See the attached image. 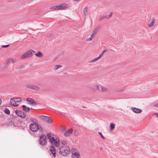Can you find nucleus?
Instances as JSON below:
<instances>
[{"instance_id":"obj_1","label":"nucleus","mask_w":158,"mask_h":158,"mask_svg":"<svg viewBox=\"0 0 158 158\" xmlns=\"http://www.w3.org/2000/svg\"><path fill=\"white\" fill-rule=\"evenodd\" d=\"M52 134L51 132L47 134V136L48 139H49V142L52 144L49 149V153L50 154H52L54 157L56 156V149L55 147H58L60 145V141L57 138L55 139L52 136Z\"/></svg>"},{"instance_id":"obj_2","label":"nucleus","mask_w":158,"mask_h":158,"mask_svg":"<svg viewBox=\"0 0 158 158\" xmlns=\"http://www.w3.org/2000/svg\"><path fill=\"white\" fill-rule=\"evenodd\" d=\"M59 152L63 156H67L70 152V149L69 147L64 145H60Z\"/></svg>"},{"instance_id":"obj_3","label":"nucleus","mask_w":158,"mask_h":158,"mask_svg":"<svg viewBox=\"0 0 158 158\" xmlns=\"http://www.w3.org/2000/svg\"><path fill=\"white\" fill-rule=\"evenodd\" d=\"M29 128L31 131L34 132H37L39 129V125L37 122H34L31 124Z\"/></svg>"},{"instance_id":"obj_4","label":"nucleus","mask_w":158,"mask_h":158,"mask_svg":"<svg viewBox=\"0 0 158 158\" xmlns=\"http://www.w3.org/2000/svg\"><path fill=\"white\" fill-rule=\"evenodd\" d=\"M22 100L20 98H12L11 99L10 103L11 105L13 106H18L19 104L18 103Z\"/></svg>"},{"instance_id":"obj_5","label":"nucleus","mask_w":158,"mask_h":158,"mask_svg":"<svg viewBox=\"0 0 158 158\" xmlns=\"http://www.w3.org/2000/svg\"><path fill=\"white\" fill-rule=\"evenodd\" d=\"M46 136L45 134H43L40 137L39 142L42 145H45L47 143Z\"/></svg>"},{"instance_id":"obj_6","label":"nucleus","mask_w":158,"mask_h":158,"mask_svg":"<svg viewBox=\"0 0 158 158\" xmlns=\"http://www.w3.org/2000/svg\"><path fill=\"white\" fill-rule=\"evenodd\" d=\"M32 52L34 51L32 50H30L26 52L21 57V58L22 59L29 57L32 56Z\"/></svg>"},{"instance_id":"obj_7","label":"nucleus","mask_w":158,"mask_h":158,"mask_svg":"<svg viewBox=\"0 0 158 158\" xmlns=\"http://www.w3.org/2000/svg\"><path fill=\"white\" fill-rule=\"evenodd\" d=\"M67 7L66 5L64 4H62L59 6H52L50 8V9L53 10H62L65 9Z\"/></svg>"},{"instance_id":"obj_8","label":"nucleus","mask_w":158,"mask_h":158,"mask_svg":"<svg viewBox=\"0 0 158 158\" xmlns=\"http://www.w3.org/2000/svg\"><path fill=\"white\" fill-rule=\"evenodd\" d=\"M15 112L16 115L22 118H24L26 117V114L22 111L16 110L15 111Z\"/></svg>"},{"instance_id":"obj_9","label":"nucleus","mask_w":158,"mask_h":158,"mask_svg":"<svg viewBox=\"0 0 158 158\" xmlns=\"http://www.w3.org/2000/svg\"><path fill=\"white\" fill-rule=\"evenodd\" d=\"M40 117L42 120H45L49 123H51L52 122V119L49 117L41 115L40 116Z\"/></svg>"},{"instance_id":"obj_10","label":"nucleus","mask_w":158,"mask_h":158,"mask_svg":"<svg viewBox=\"0 0 158 158\" xmlns=\"http://www.w3.org/2000/svg\"><path fill=\"white\" fill-rule=\"evenodd\" d=\"M95 87L97 89L102 92H105L107 91L108 90V89L107 88L103 87H100L98 85L95 86Z\"/></svg>"},{"instance_id":"obj_11","label":"nucleus","mask_w":158,"mask_h":158,"mask_svg":"<svg viewBox=\"0 0 158 158\" xmlns=\"http://www.w3.org/2000/svg\"><path fill=\"white\" fill-rule=\"evenodd\" d=\"M26 86L27 88L36 90H39L40 89V88L39 86L34 85H27Z\"/></svg>"},{"instance_id":"obj_12","label":"nucleus","mask_w":158,"mask_h":158,"mask_svg":"<svg viewBox=\"0 0 158 158\" xmlns=\"http://www.w3.org/2000/svg\"><path fill=\"white\" fill-rule=\"evenodd\" d=\"M112 13L111 12L109 15H106L101 16L99 19V20L101 21L102 20L105 19H107L110 18L112 16Z\"/></svg>"},{"instance_id":"obj_13","label":"nucleus","mask_w":158,"mask_h":158,"mask_svg":"<svg viewBox=\"0 0 158 158\" xmlns=\"http://www.w3.org/2000/svg\"><path fill=\"white\" fill-rule=\"evenodd\" d=\"M27 101H29V102L28 103L29 104L31 105L32 106H36L37 105V103L35 102L34 100L30 98H27Z\"/></svg>"},{"instance_id":"obj_14","label":"nucleus","mask_w":158,"mask_h":158,"mask_svg":"<svg viewBox=\"0 0 158 158\" xmlns=\"http://www.w3.org/2000/svg\"><path fill=\"white\" fill-rule=\"evenodd\" d=\"M131 110L134 113L137 114L140 113L142 112V110L141 109L135 107H132L131 108Z\"/></svg>"},{"instance_id":"obj_15","label":"nucleus","mask_w":158,"mask_h":158,"mask_svg":"<svg viewBox=\"0 0 158 158\" xmlns=\"http://www.w3.org/2000/svg\"><path fill=\"white\" fill-rule=\"evenodd\" d=\"M73 130L70 129L69 130L66 131L64 133V135L65 136H69L70 135L73 133Z\"/></svg>"},{"instance_id":"obj_16","label":"nucleus","mask_w":158,"mask_h":158,"mask_svg":"<svg viewBox=\"0 0 158 158\" xmlns=\"http://www.w3.org/2000/svg\"><path fill=\"white\" fill-rule=\"evenodd\" d=\"M23 110L26 112H28L30 111V108L26 106L25 105H23L22 106Z\"/></svg>"},{"instance_id":"obj_17","label":"nucleus","mask_w":158,"mask_h":158,"mask_svg":"<svg viewBox=\"0 0 158 158\" xmlns=\"http://www.w3.org/2000/svg\"><path fill=\"white\" fill-rule=\"evenodd\" d=\"M99 29V27H96L93 30L92 34H91V36L93 37L94 38V35L97 33Z\"/></svg>"},{"instance_id":"obj_18","label":"nucleus","mask_w":158,"mask_h":158,"mask_svg":"<svg viewBox=\"0 0 158 158\" xmlns=\"http://www.w3.org/2000/svg\"><path fill=\"white\" fill-rule=\"evenodd\" d=\"M155 19L154 18H152L151 22L148 25V26L150 27H152L154 25V24L155 22Z\"/></svg>"},{"instance_id":"obj_19","label":"nucleus","mask_w":158,"mask_h":158,"mask_svg":"<svg viewBox=\"0 0 158 158\" xmlns=\"http://www.w3.org/2000/svg\"><path fill=\"white\" fill-rule=\"evenodd\" d=\"M88 7L87 6H85L83 11V13L84 14L83 16H85L87 15L88 12Z\"/></svg>"},{"instance_id":"obj_20","label":"nucleus","mask_w":158,"mask_h":158,"mask_svg":"<svg viewBox=\"0 0 158 158\" xmlns=\"http://www.w3.org/2000/svg\"><path fill=\"white\" fill-rule=\"evenodd\" d=\"M16 61V60L14 59L10 58L8 59L7 60V62H12L13 63H15Z\"/></svg>"},{"instance_id":"obj_21","label":"nucleus","mask_w":158,"mask_h":158,"mask_svg":"<svg viewBox=\"0 0 158 158\" xmlns=\"http://www.w3.org/2000/svg\"><path fill=\"white\" fill-rule=\"evenodd\" d=\"M73 154L75 156H74L73 158L79 157L80 153L78 152V151L74 152V153Z\"/></svg>"},{"instance_id":"obj_22","label":"nucleus","mask_w":158,"mask_h":158,"mask_svg":"<svg viewBox=\"0 0 158 158\" xmlns=\"http://www.w3.org/2000/svg\"><path fill=\"white\" fill-rule=\"evenodd\" d=\"M35 55L37 57H41L42 56L43 54L41 52L39 51L37 53L35 54Z\"/></svg>"},{"instance_id":"obj_23","label":"nucleus","mask_w":158,"mask_h":158,"mask_svg":"<svg viewBox=\"0 0 158 158\" xmlns=\"http://www.w3.org/2000/svg\"><path fill=\"white\" fill-rule=\"evenodd\" d=\"M115 127V124L113 123H111L110 126V130H113L114 128Z\"/></svg>"},{"instance_id":"obj_24","label":"nucleus","mask_w":158,"mask_h":158,"mask_svg":"<svg viewBox=\"0 0 158 158\" xmlns=\"http://www.w3.org/2000/svg\"><path fill=\"white\" fill-rule=\"evenodd\" d=\"M101 58L100 57V56H99L98 57L95 58L94 59L90 61V62L92 63V62H95L97 61L99 59Z\"/></svg>"},{"instance_id":"obj_25","label":"nucleus","mask_w":158,"mask_h":158,"mask_svg":"<svg viewBox=\"0 0 158 158\" xmlns=\"http://www.w3.org/2000/svg\"><path fill=\"white\" fill-rule=\"evenodd\" d=\"M67 143V141H66L65 140H62L60 142V143L63 145L66 144Z\"/></svg>"},{"instance_id":"obj_26","label":"nucleus","mask_w":158,"mask_h":158,"mask_svg":"<svg viewBox=\"0 0 158 158\" xmlns=\"http://www.w3.org/2000/svg\"><path fill=\"white\" fill-rule=\"evenodd\" d=\"M4 112L7 114H10V110L7 108H5L4 110Z\"/></svg>"},{"instance_id":"obj_27","label":"nucleus","mask_w":158,"mask_h":158,"mask_svg":"<svg viewBox=\"0 0 158 158\" xmlns=\"http://www.w3.org/2000/svg\"><path fill=\"white\" fill-rule=\"evenodd\" d=\"M106 51H107L106 50H104L103 51H102V52L99 55V56H100V57L101 58L102 57V56H103V55L104 54V53Z\"/></svg>"},{"instance_id":"obj_28","label":"nucleus","mask_w":158,"mask_h":158,"mask_svg":"<svg viewBox=\"0 0 158 158\" xmlns=\"http://www.w3.org/2000/svg\"><path fill=\"white\" fill-rule=\"evenodd\" d=\"M61 66H62L61 65H56L54 67V70H56L57 69H58V68L61 67Z\"/></svg>"},{"instance_id":"obj_29","label":"nucleus","mask_w":158,"mask_h":158,"mask_svg":"<svg viewBox=\"0 0 158 158\" xmlns=\"http://www.w3.org/2000/svg\"><path fill=\"white\" fill-rule=\"evenodd\" d=\"M77 151H78L76 149L74 148L71 149V152L72 154L74 153V152H76Z\"/></svg>"},{"instance_id":"obj_30","label":"nucleus","mask_w":158,"mask_h":158,"mask_svg":"<svg viewBox=\"0 0 158 158\" xmlns=\"http://www.w3.org/2000/svg\"><path fill=\"white\" fill-rule=\"evenodd\" d=\"M98 134L100 136L101 138L103 139H105V137H104V136L102 135V133L101 132H98Z\"/></svg>"},{"instance_id":"obj_31","label":"nucleus","mask_w":158,"mask_h":158,"mask_svg":"<svg viewBox=\"0 0 158 158\" xmlns=\"http://www.w3.org/2000/svg\"><path fill=\"white\" fill-rule=\"evenodd\" d=\"M29 119L33 123H34V122H37V120L35 118H29Z\"/></svg>"},{"instance_id":"obj_32","label":"nucleus","mask_w":158,"mask_h":158,"mask_svg":"<svg viewBox=\"0 0 158 158\" xmlns=\"http://www.w3.org/2000/svg\"><path fill=\"white\" fill-rule=\"evenodd\" d=\"M94 38V37H90L89 38H88V39H86V40L87 41H91Z\"/></svg>"},{"instance_id":"obj_33","label":"nucleus","mask_w":158,"mask_h":158,"mask_svg":"<svg viewBox=\"0 0 158 158\" xmlns=\"http://www.w3.org/2000/svg\"><path fill=\"white\" fill-rule=\"evenodd\" d=\"M76 136H78L79 135V133L77 131H75L73 133Z\"/></svg>"},{"instance_id":"obj_34","label":"nucleus","mask_w":158,"mask_h":158,"mask_svg":"<svg viewBox=\"0 0 158 158\" xmlns=\"http://www.w3.org/2000/svg\"><path fill=\"white\" fill-rule=\"evenodd\" d=\"M9 46V45H4L2 46V47L3 48H7Z\"/></svg>"},{"instance_id":"obj_35","label":"nucleus","mask_w":158,"mask_h":158,"mask_svg":"<svg viewBox=\"0 0 158 158\" xmlns=\"http://www.w3.org/2000/svg\"><path fill=\"white\" fill-rule=\"evenodd\" d=\"M39 131H42L43 130V129L41 127H39Z\"/></svg>"},{"instance_id":"obj_36","label":"nucleus","mask_w":158,"mask_h":158,"mask_svg":"<svg viewBox=\"0 0 158 158\" xmlns=\"http://www.w3.org/2000/svg\"><path fill=\"white\" fill-rule=\"evenodd\" d=\"M154 106L156 107H158V103L154 105Z\"/></svg>"},{"instance_id":"obj_37","label":"nucleus","mask_w":158,"mask_h":158,"mask_svg":"<svg viewBox=\"0 0 158 158\" xmlns=\"http://www.w3.org/2000/svg\"><path fill=\"white\" fill-rule=\"evenodd\" d=\"M154 114L158 118V114L155 113Z\"/></svg>"},{"instance_id":"obj_38","label":"nucleus","mask_w":158,"mask_h":158,"mask_svg":"<svg viewBox=\"0 0 158 158\" xmlns=\"http://www.w3.org/2000/svg\"><path fill=\"white\" fill-rule=\"evenodd\" d=\"M82 107L84 108H85V107L84 106H83Z\"/></svg>"},{"instance_id":"obj_39","label":"nucleus","mask_w":158,"mask_h":158,"mask_svg":"<svg viewBox=\"0 0 158 158\" xmlns=\"http://www.w3.org/2000/svg\"><path fill=\"white\" fill-rule=\"evenodd\" d=\"M80 158V157H77V158Z\"/></svg>"}]
</instances>
